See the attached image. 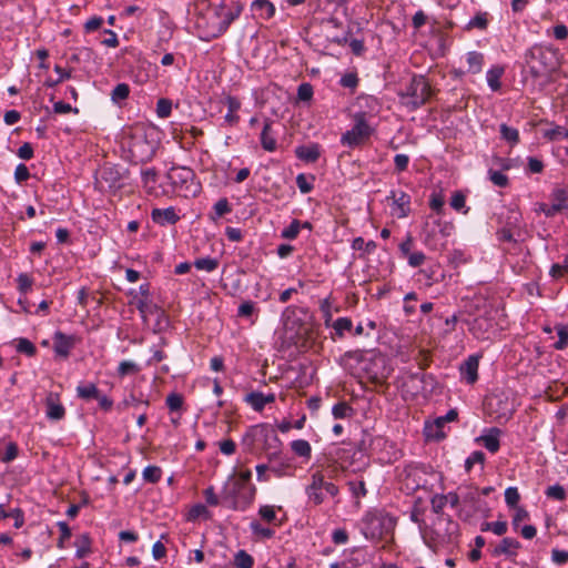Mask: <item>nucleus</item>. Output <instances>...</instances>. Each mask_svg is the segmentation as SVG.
I'll return each instance as SVG.
<instances>
[{
	"instance_id": "63",
	"label": "nucleus",
	"mask_w": 568,
	"mask_h": 568,
	"mask_svg": "<svg viewBox=\"0 0 568 568\" xmlns=\"http://www.w3.org/2000/svg\"><path fill=\"white\" fill-rule=\"evenodd\" d=\"M166 405L170 408V410H178L183 405V398L181 395L172 393L166 397Z\"/></svg>"
},
{
	"instance_id": "15",
	"label": "nucleus",
	"mask_w": 568,
	"mask_h": 568,
	"mask_svg": "<svg viewBox=\"0 0 568 568\" xmlns=\"http://www.w3.org/2000/svg\"><path fill=\"white\" fill-rule=\"evenodd\" d=\"M361 529L366 538H376L382 535L381 519L377 514L368 511L361 520Z\"/></svg>"
},
{
	"instance_id": "30",
	"label": "nucleus",
	"mask_w": 568,
	"mask_h": 568,
	"mask_svg": "<svg viewBox=\"0 0 568 568\" xmlns=\"http://www.w3.org/2000/svg\"><path fill=\"white\" fill-rule=\"evenodd\" d=\"M481 531H491L497 536H504L508 530V525L506 521H485L480 526Z\"/></svg>"
},
{
	"instance_id": "16",
	"label": "nucleus",
	"mask_w": 568,
	"mask_h": 568,
	"mask_svg": "<svg viewBox=\"0 0 568 568\" xmlns=\"http://www.w3.org/2000/svg\"><path fill=\"white\" fill-rule=\"evenodd\" d=\"M501 430L497 427H490L484 432L483 435L476 438V442L481 444L487 450L495 454L500 447Z\"/></svg>"
},
{
	"instance_id": "24",
	"label": "nucleus",
	"mask_w": 568,
	"mask_h": 568,
	"mask_svg": "<svg viewBox=\"0 0 568 568\" xmlns=\"http://www.w3.org/2000/svg\"><path fill=\"white\" fill-rule=\"evenodd\" d=\"M432 220V216H428L427 220L424 223L423 227V235H424V243L432 247L437 248V225L434 223V220Z\"/></svg>"
},
{
	"instance_id": "35",
	"label": "nucleus",
	"mask_w": 568,
	"mask_h": 568,
	"mask_svg": "<svg viewBox=\"0 0 568 568\" xmlns=\"http://www.w3.org/2000/svg\"><path fill=\"white\" fill-rule=\"evenodd\" d=\"M500 136L511 145H515L519 142L518 130L515 128H510L505 123L500 125Z\"/></svg>"
},
{
	"instance_id": "17",
	"label": "nucleus",
	"mask_w": 568,
	"mask_h": 568,
	"mask_svg": "<svg viewBox=\"0 0 568 568\" xmlns=\"http://www.w3.org/2000/svg\"><path fill=\"white\" fill-rule=\"evenodd\" d=\"M45 415L51 420H61L65 415V409L59 399V395L50 393L45 398Z\"/></svg>"
},
{
	"instance_id": "62",
	"label": "nucleus",
	"mask_w": 568,
	"mask_h": 568,
	"mask_svg": "<svg viewBox=\"0 0 568 568\" xmlns=\"http://www.w3.org/2000/svg\"><path fill=\"white\" fill-rule=\"evenodd\" d=\"M447 504V497L444 495H436L432 498V509L438 516L443 515L442 511Z\"/></svg>"
},
{
	"instance_id": "14",
	"label": "nucleus",
	"mask_w": 568,
	"mask_h": 568,
	"mask_svg": "<svg viewBox=\"0 0 568 568\" xmlns=\"http://www.w3.org/2000/svg\"><path fill=\"white\" fill-rule=\"evenodd\" d=\"M77 338L73 335H65L62 332H55L53 335V349L57 356L67 358L71 349L75 346Z\"/></svg>"
},
{
	"instance_id": "11",
	"label": "nucleus",
	"mask_w": 568,
	"mask_h": 568,
	"mask_svg": "<svg viewBox=\"0 0 568 568\" xmlns=\"http://www.w3.org/2000/svg\"><path fill=\"white\" fill-rule=\"evenodd\" d=\"M521 548L519 540L513 537H504L491 550L493 557H506L507 559L515 561L518 552Z\"/></svg>"
},
{
	"instance_id": "40",
	"label": "nucleus",
	"mask_w": 568,
	"mask_h": 568,
	"mask_svg": "<svg viewBox=\"0 0 568 568\" xmlns=\"http://www.w3.org/2000/svg\"><path fill=\"white\" fill-rule=\"evenodd\" d=\"M488 26V13L479 12L474 18H471L467 24L468 29H479L486 30Z\"/></svg>"
},
{
	"instance_id": "49",
	"label": "nucleus",
	"mask_w": 568,
	"mask_h": 568,
	"mask_svg": "<svg viewBox=\"0 0 568 568\" xmlns=\"http://www.w3.org/2000/svg\"><path fill=\"white\" fill-rule=\"evenodd\" d=\"M172 111V101L169 99H160L156 103V114L159 118L165 119L170 116Z\"/></svg>"
},
{
	"instance_id": "61",
	"label": "nucleus",
	"mask_w": 568,
	"mask_h": 568,
	"mask_svg": "<svg viewBox=\"0 0 568 568\" xmlns=\"http://www.w3.org/2000/svg\"><path fill=\"white\" fill-rule=\"evenodd\" d=\"M434 223L437 225V233H439L445 239L448 237L454 230V225L450 222L434 219Z\"/></svg>"
},
{
	"instance_id": "13",
	"label": "nucleus",
	"mask_w": 568,
	"mask_h": 568,
	"mask_svg": "<svg viewBox=\"0 0 568 568\" xmlns=\"http://www.w3.org/2000/svg\"><path fill=\"white\" fill-rule=\"evenodd\" d=\"M392 215L397 219L406 217L410 212V196L403 191L392 192Z\"/></svg>"
},
{
	"instance_id": "31",
	"label": "nucleus",
	"mask_w": 568,
	"mask_h": 568,
	"mask_svg": "<svg viewBox=\"0 0 568 568\" xmlns=\"http://www.w3.org/2000/svg\"><path fill=\"white\" fill-rule=\"evenodd\" d=\"M503 73L504 69L500 67H494L487 71V83L493 91L499 90Z\"/></svg>"
},
{
	"instance_id": "39",
	"label": "nucleus",
	"mask_w": 568,
	"mask_h": 568,
	"mask_svg": "<svg viewBox=\"0 0 568 568\" xmlns=\"http://www.w3.org/2000/svg\"><path fill=\"white\" fill-rule=\"evenodd\" d=\"M258 312L256 304L252 301H245L243 302L237 310V316L239 317H245L251 318L254 315H256Z\"/></svg>"
},
{
	"instance_id": "38",
	"label": "nucleus",
	"mask_w": 568,
	"mask_h": 568,
	"mask_svg": "<svg viewBox=\"0 0 568 568\" xmlns=\"http://www.w3.org/2000/svg\"><path fill=\"white\" fill-rule=\"evenodd\" d=\"M254 560L245 550H240L234 557V565L236 568H252Z\"/></svg>"
},
{
	"instance_id": "6",
	"label": "nucleus",
	"mask_w": 568,
	"mask_h": 568,
	"mask_svg": "<svg viewBox=\"0 0 568 568\" xmlns=\"http://www.w3.org/2000/svg\"><path fill=\"white\" fill-rule=\"evenodd\" d=\"M497 311L493 307L485 308L469 323L470 333L478 339H491L497 334Z\"/></svg>"
},
{
	"instance_id": "21",
	"label": "nucleus",
	"mask_w": 568,
	"mask_h": 568,
	"mask_svg": "<svg viewBox=\"0 0 568 568\" xmlns=\"http://www.w3.org/2000/svg\"><path fill=\"white\" fill-rule=\"evenodd\" d=\"M251 10L256 18L264 20H268L275 14V7L268 0L253 1Z\"/></svg>"
},
{
	"instance_id": "8",
	"label": "nucleus",
	"mask_w": 568,
	"mask_h": 568,
	"mask_svg": "<svg viewBox=\"0 0 568 568\" xmlns=\"http://www.w3.org/2000/svg\"><path fill=\"white\" fill-rule=\"evenodd\" d=\"M430 97V85L425 77L415 75L406 88L403 98L407 99L406 104L412 109L423 105Z\"/></svg>"
},
{
	"instance_id": "41",
	"label": "nucleus",
	"mask_w": 568,
	"mask_h": 568,
	"mask_svg": "<svg viewBox=\"0 0 568 568\" xmlns=\"http://www.w3.org/2000/svg\"><path fill=\"white\" fill-rule=\"evenodd\" d=\"M488 179L494 185L499 187H506L509 183L508 176L506 174L494 169L488 170Z\"/></svg>"
},
{
	"instance_id": "33",
	"label": "nucleus",
	"mask_w": 568,
	"mask_h": 568,
	"mask_svg": "<svg viewBox=\"0 0 568 568\" xmlns=\"http://www.w3.org/2000/svg\"><path fill=\"white\" fill-rule=\"evenodd\" d=\"M292 450L301 457L310 458L312 448L307 440L305 439H296L291 443Z\"/></svg>"
},
{
	"instance_id": "4",
	"label": "nucleus",
	"mask_w": 568,
	"mask_h": 568,
	"mask_svg": "<svg viewBox=\"0 0 568 568\" xmlns=\"http://www.w3.org/2000/svg\"><path fill=\"white\" fill-rule=\"evenodd\" d=\"M243 444L253 452L255 449H262L264 452L276 450L281 442L268 424H257L251 426L243 437Z\"/></svg>"
},
{
	"instance_id": "53",
	"label": "nucleus",
	"mask_w": 568,
	"mask_h": 568,
	"mask_svg": "<svg viewBox=\"0 0 568 568\" xmlns=\"http://www.w3.org/2000/svg\"><path fill=\"white\" fill-rule=\"evenodd\" d=\"M101 178L109 183V186H113L120 180V174L112 168L104 166L101 171Z\"/></svg>"
},
{
	"instance_id": "18",
	"label": "nucleus",
	"mask_w": 568,
	"mask_h": 568,
	"mask_svg": "<svg viewBox=\"0 0 568 568\" xmlns=\"http://www.w3.org/2000/svg\"><path fill=\"white\" fill-rule=\"evenodd\" d=\"M151 217L154 223L161 226L173 225L180 220L175 209L172 206L166 209H153Z\"/></svg>"
},
{
	"instance_id": "48",
	"label": "nucleus",
	"mask_w": 568,
	"mask_h": 568,
	"mask_svg": "<svg viewBox=\"0 0 568 568\" xmlns=\"http://www.w3.org/2000/svg\"><path fill=\"white\" fill-rule=\"evenodd\" d=\"M565 273H568V254L564 257L562 263L554 264L549 272L552 278H560Z\"/></svg>"
},
{
	"instance_id": "51",
	"label": "nucleus",
	"mask_w": 568,
	"mask_h": 568,
	"mask_svg": "<svg viewBox=\"0 0 568 568\" xmlns=\"http://www.w3.org/2000/svg\"><path fill=\"white\" fill-rule=\"evenodd\" d=\"M17 351L28 356H33L37 353L36 346L27 338H19L17 341Z\"/></svg>"
},
{
	"instance_id": "25",
	"label": "nucleus",
	"mask_w": 568,
	"mask_h": 568,
	"mask_svg": "<svg viewBox=\"0 0 568 568\" xmlns=\"http://www.w3.org/2000/svg\"><path fill=\"white\" fill-rule=\"evenodd\" d=\"M295 153L300 160L306 162H315L320 158V149L316 144L298 146Z\"/></svg>"
},
{
	"instance_id": "20",
	"label": "nucleus",
	"mask_w": 568,
	"mask_h": 568,
	"mask_svg": "<svg viewBox=\"0 0 568 568\" xmlns=\"http://www.w3.org/2000/svg\"><path fill=\"white\" fill-rule=\"evenodd\" d=\"M550 204L556 213L568 210V191L564 187L556 186L549 195Z\"/></svg>"
},
{
	"instance_id": "60",
	"label": "nucleus",
	"mask_w": 568,
	"mask_h": 568,
	"mask_svg": "<svg viewBox=\"0 0 568 568\" xmlns=\"http://www.w3.org/2000/svg\"><path fill=\"white\" fill-rule=\"evenodd\" d=\"M320 308L323 313L325 325L328 326L332 321V317H333L332 303H331L329 297L321 301Z\"/></svg>"
},
{
	"instance_id": "27",
	"label": "nucleus",
	"mask_w": 568,
	"mask_h": 568,
	"mask_svg": "<svg viewBox=\"0 0 568 568\" xmlns=\"http://www.w3.org/2000/svg\"><path fill=\"white\" fill-rule=\"evenodd\" d=\"M232 207L226 197L220 199L213 206V212L210 214V219L216 222L219 219L229 214Z\"/></svg>"
},
{
	"instance_id": "64",
	"label": "nucleus",
	"mask_w": 568,
	"mask_h": 568,
	"mask_svg": "<svg viewBox=\"0 0 568 568\" xmlns=\"http://www.w3.org/2000/svg\"><path fill=\"white\" fill-rule=\"evenodd\" d=\"M406 258L412 267H418L425 262L426 255L420 251H416L410 253Z\"/></svg>"
},
{
	"instance_id": "37",
	"label": "nucleus",
	"mask_w": 568,
	"mask_h": 568,
	"mask_svg": "<svg viewBox=\"0 0 568 568\" xmlns=\"http://www.w3.org/2000/svg\"><path fill=\"white\" fill-rule=\"evenodd\" d=\"M349 490L354 498H356V506L359 507V498L366 496L367 489L363 480L348 481Z\"/></svg>"
},
{
	"instance_id": "44",
	"label": "nucleus",
	"mask_w": 568,
	"mask_h": 568,
	"mask_svg": "<svg viewBox=\"0 0 568 568\" xmlns=\"http://www.w3.org/2000/svg\"><path fill=\"white\" fill-rule=\"evenodd\" d=\"M353 408L345 402L337 403L333 406L332 414L335 418L351 417Z\"/></svg>"
},
{
	"instance_id": "52",
	"label": "nucleus",
	"mask_w": 568,
	"mask_h": 568,
	"mask_svg": "<svg viewBox=\"0 0 568 568\" xmlns=\"http://www.w3.org/2000/svg\"><path fill=\"white\" fill-rule=\"evenodd\" d=\"M301 224L297 220H294L287 227H285L281 236L286 240H294L300 233Z\"/></svg>"
},
{
	"instance_id": "57",
	"label": "nucleus",
	"mask_w": 568,
	"mask_h": 568,
	"mask_svg": "<svg viewBox=\"0 0 568 568\" xmlns=\"http://www.w3.org/2000/svg\"><path fill=\"white\" fill-rule=\"evenodd\" d=\"M485 462V455L480 450L473 452L465 462V468L467 471L471 469L475 464L483 465Z\"/></svg>"
},
{
	"instance_id": "34",
	"label": "nucleus",
	"mask_w": 568,
	"mask_h": 568,
	"mask_svg": "<svg viewBox=\"0 0 568 568\" xmlns=\"http://www.w3.org/2000/svg\"><path fill=\"white\" fill-rule=\"evenodd\" d=\"M544 138L549 141L568 139V129L561 125H555L554 128L544 131Z\"/></svg>"
},
{
	"instance_id": "54",
	"label": "nucleus",
	"mask_w": 568,
	"mask_h": 568,
	"mask_svg": "<svg viewBox=\"0 0 568 568\" xmlns=\"http://www.w3.org/2000/svg\"><path fill=\"white\" fill-rule=\"evenodd\" d=\"M546 496L548 498H551V499H556V500H564L566 498V490L562 486L560 485H554V486H549L547 489H546Z\"/></svg>"
},
{
	"instance_id": "50",
	"label": "nucleus",
	"mask_w": 568,
	"mask_h": 568,
	"mask_svg": "<svg viewBox=\"0 0 568 568\" xmlns=\"http://www.w3.org/2000/svg\"><path fill=\"white\" fill-rule=\"evenodd\" d=\"M333 327L338 336H343L344 332L352 329L353 323L348 317H339L333 323Z\"/></svg>"
},
{
	"instance_id": "7",
	"label": "nucleus",
	"mask_w": 568,
	"mask_h": 568,
	"mask_svg": "<svg viewBox=\"0 0 568 568\" xmlns=\"http://www.w3.org/2000/svg\"><path fill=\"white\" fill-rule=\"evenodd\" d=\"M338 494V487L325 480L324 475L321 471H316L311 477V483L306 487V495L308 500L314 505H321L326 495L335 497Z\"/></svg>"
},
{
	"instance_id": "47",
	"label": "nucleus",
	"mask_w": 568,
	"mask_h": 568,
	"mask_svg": "<svg viewBox=\"0 0 568 568\" xmlns=\"http://www.w3.org/2000/svg\"><path fill=\"white\" fill-rule=\"evenodd\" d=\"M260 517L267 524H273L276 521V510L274 506L264 505L258 509Z\"/></svg>"
},
{
	"instance_id": "12",
	"label": "nucleus",
	"mask_w": 568,
	"mask_h": 568,
	"mask_svg": "<svg viewBox=\"0 0 568 568\" xmlns=\"http://www.w3.org/2000/svg\"><path fill=\"white\" fill-rule=\"evenodd\" d=\"M252 477V471L250 469L240 471L239 475L234 478V494H243L245 504L250 505L255 496V487L250 484Z\"/></svg>"
},
{
	"instance_id": "43",
	"label": "nucleus",
	"mask_w": 568,
	"mask_h": 568,
	"mask_svg": "<svg viewBox=\"0 0 568 568\" xmlns=\"http://www.w3.org/2000/svg\"><path fill=\"white\" fill-rule=\"evenodd\" d=\"M140 371V367L136 363L132 361H123L119 364L118 367V375L119 377H124L126 375H133L136 374Z\"/></svg>"
},
{
	"instance_id": "46",
	"label": "nucleus",
	"mask_w": 568,
	"mask_h": 568,
	"mask_svg": "<svg viewBox=\"0 0 568 568\" xmlns=\"http://www.w3.org/2000/svg\"><path fill=\"white\" fill-rule=\"evenodd\" d=\"M352 247L355 251H365L366 253H372L376 248V243L374 241L365 242L363 237H356L353 240Z\"/></svg>"
},
{
	"instance_id": "2",
	"label": "nucleus",
	"mask_w": 568,
	"mask_h": 568,
	"mask_svg": "<svg viewBox=\"0 0 568 568\" xmlns=\"http://www.w3.org/2000/svg\"><path fill=\"white\" fill-rule=\"evenodd\" d=\"M458 524L448 516H438L430 527L420 528L424 542L434 551L447 548L456 541Z\"/></svg>"
},
{
	"instance_id": "55",
	"label": "nucleus",
	"mask_w": 568,
	"mask_h": 568,
	"mask_svg": "<svg viewBox=\"0 0 568 568\" xmlns=\"http://www.w3.org/2000/svg\"><path fill=\"white\" fill-rule=\"evenodd\" d=\"M558 341L554 344L556 349H564L568 344V328L564 325L557 326Z\"/></svg>"
},
{
	"instance_id": "26",
	"label": "nucleus",
	"mask_w": 568,
	"mask_h": 568,
	"mask_svg": "<svg viewBox=\"0 0 568 568\" xmlns=\"http://www.w3.org/2000/svg\"><path fill=\"white\" fill-rule=\"evenodd\" d=\"M250 528L254 537L258 539H271L275 535L274 529L262 525L257 520L251 521Z\"/></svg>"
},
{
	"instance_id": "36",
	"label": "nucleus",
	"mask_w": 568,
	"mask_h": 568,
	"mask_svg": "<svg viewBox=\"0 0 568 568\" xmlns=\"http://www.w3.org/2000/svg\"><path fill=\"white\" fill-rule=\"evenodd\" d=\"M194 266L201 271L213 272L217 268L219 261L213 257H202V258L195 260Z\"/></svg>"
},
{
	"instance_id": "56",
	"label": "nucleus",
	"mask_w": 568,
	"mask_h": 568,
	"mask_svg": "<svg viewBox=\"0 0 568 568\" xmlns=\"http://www.w3.org/2000/svg\"><path fill=\"white\" fill-rule=\"evenodd\" d=\"M520 499V495L516 487H508L505 490V501L509 507H517Z\"/></svg>"
},
{
	"instance_id": "19",
	"label": "nucleus",
	"mask_w": 568,
	"mask_h": 568,
	"mask_svg": "<svg viewBox=\"0 0 568 568\" xmlns=\"http://www.w3.org/2000/svg\"><path fill=\"white\" fill-rule=\"evenodd\" d=\"M225 105L227 106V113L224 116V122L229 126H235L240 122V115L237 114L241 109V101L232 95H227L224 100Z\"/></svg>"
},
{
	"instance_id": "3",
	"label": "nucleus",
	"mask_w": 568,
	"mask_h": 568,
	"mask_svg": "<svg viewBox=\"0 0 568 568\" xmlns=\"http://www.w3.org/2000/svg\"><path fill=\"white\" fill-rule=\"evenodd\" d=\"M526 63L535 78L555 71L559 65V51L551 45L536 44L526 53Z\"/></svg>"
},
{
	"instance_id": "9",
	"label": "nucleus",
	"mask_w": 568,
	"mask_h": 568,
	"mask_svg": "<svg viewBox=\"0 0 568 568\" xmlns=\"http://www.w3.org/2000/svg\"><path fill=\"white\" fill-rule=\"evenodd\" d=\"M242 10L243 6L240 2H232L231 6L221 4L216 10V14L220 19L219 26L210 36L217 38L223 34L230 24L240 17Z\"/></svg>"
},
{
	"instance_id": "32",
	"label": "nucleus",
	"mask_w": 568,
	"mask_h": 568,
	"mask_svg": "<svg viewBox=\"0 0 568 568\" xmlns=\"http://www.w3.org/2000/svg\"><path fill=\"white\" fill-rule=\"evenodd\" d=\"M255 412H262L265 407L264 394L261 392H252L244 399Z\"/></svg>"
},
{
	"instance_id": "1",
	"label": "nucleus",
	"mask_w": 568,
	"mask_h": 568,
	"mask_svg": "<svg viewBox=\"0 0 568 568\" xmlns=\"http://www.w3.org/2000/svg\"><path fill=\"white\" fill-rule=\"evenodd\" d=\"M341 363L349 371L363 372L374 384H383L389 375V369L385 365V357L381 355L353 351L345 353Z\"/></svg>"
},
{
	"instance_id": "22",
	"label": "nucleus",
	"mask_w": 568,
	"mask_h": 568,
	"mask_svg": "<svg viewBox=\"0 0 568 568\" xmlns=\"http://www.w3.org/2000/svg\"><path fill=\"white\" fill-rule=\"evenodd\" d=\"M462 377L468 383L474 384L478 378V359L474 356H470L462 366H460Z\"/></svg>"
},
{
	"instance_id": "58",
	"label": "nucleus",
	"mask_w": 568,
	"mask_h": 568,
	"mask_svg": "<svg viewBox=\"0 0 568 568\" xmlns=\"http://www.w3.org/2000/svg\"><path fill=\"white\" fill-rule=\"evenodd\" d=\"M18 456V446L14 443H9L6 446V452L3 455H0V460L3 463H10L16 459Z\"/></svg>"
},
{
	"instance_id": "59",
	"label": "nucleus",
	"mask_w": 568,
	"mask_h": 568,
	"mask_svg": "<svg viewBox=\"0 0 568 568\" xmlns=\"http://www.w3.org/2000/svg\"><path fill=\"white\" fill-rule=\"evenodd\" d=\"M515 514L511 519V525L514 527L515 531L519 530V525L521 521L526 520L528 518V513L521 507H515Z\"/></svg>"
},
{
	"instance_id": "5",
	"label": "nucleus",
	"mask_w": 568,
	"mask_h": 568,
	"mask_svg": "<svg viewBox=\"0 0 568 568\" xmlns=\"http://www.w3.org/2000/svg\"><path fill=\"white\" fill-rule=\"evenodd\" d=\"M166 179L174 191L183 193L184 196H194L200 191V185L195 183L194 172L189 168L172 166L166 174Z\"/></svg>"
},
{
	"instance_id": "45",
	"label": "nucleus",
	"mask_w": 568,
	"mask_h": 568,
	"mask_svg": "<svg viewBox=\"0 0 568 568\" xmlns=\"http://www.w3.org/2000/svg\"><path fill=\"white\" fill-rule=\"evenodd\" d=\"M130 89L125 83H119L111 93V99L113 102L118 103L122 100H125L129 97Z\"/></svg>"
},
{
	"instance_id": "42",
	"label": "nucleus",
	"mask_w": 568,
	"mask_h": 568,
	"mask_svg": "<svg viewBox=\"0 0 568 568\" xmlns=\"http://www.w3.org/2000/svg\"><path fill=\"white\" fill-rule=\"evenodd\" d=\"M162 470L158 466H148L143 469L142 477L145 481L155 484L161 479Z\"/></svg>"
},
{
	"instance_id": "10",
	"label": "nucleus",
	"mask_w": 568,
	"mask_h": 568,
	"mask_svg": "<svg viewBox=\"0 0 568 568\" xmlns=\"http://www.w3.org/2000/svg\"><path fill=\"white\" fill-rule=\"evenodd\" d=\"M371 135V128L363 115H356L354 126L342 135V143L356 146Z\"/></svg>"
},
{
	"instance_id": "28",
	"label": "nucleus",
	"mask_w": 568,
	"mask_h": 568,
	"mask_svg": "<svg viewBox=\"0 0 568 568\" xmlns=\"http://www.w3.org/2000/svg\"><path fill=\"white\" fill-rule=\"evenodd\" d=\"M468 72L470 73H479L484 63V55L479 52L473 51L468 52L467 57Z\"/></svg>"
},
{
	"instance_id": "29",
	"label": "nucleus",
	"mask_w": 568,
	"mask_h": 568,
	"mask_svg": "<svg viewBox=\"0 0 568 568\" xmlns=\"http://www.w3.org/2000/svg\"><path fill=\"white\" fill-rule=\"evenodd\" d=\"M100 390L93 383L81 384L77 387V395L82 399H95Z\"/></svg>"
},
{
	"instance_id": "23",
	"label": "nucleus",
	"mask_w": 568,
	"mask_h": 568,
	"mask_svg": "<svg viewBox=\"0 0 568 568\" xmlns=\"http://www.w3.org/2000/svg\"><path fill=\"white\" fill-rule=\"evenodd\" d=\"M272 121L266 120L261 133V144L265 151L273 152L277 148L275 133L272 130Z\"/></svg>"
}]
</instances>
